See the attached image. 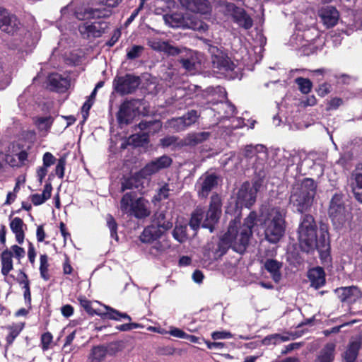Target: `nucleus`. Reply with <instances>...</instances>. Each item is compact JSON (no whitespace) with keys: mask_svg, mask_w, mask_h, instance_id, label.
Segmentation results:
<instances>
[{"mask_svg":"<svg viewBox=\"0 0 362 362\" xmlns=\"http://www.w3.org/2000/svg\"><path fill=\"white\" fill-rule=\"evenodd\" d=\"M121 211L136 218H144L151 214L148 202L144 198H136L133 192H127L120 200Z\"/></svg>","mask_w":362,"mask_h":362,"instance_id":"39448f33","label":"nucleus"},{"mask_svg":"<svg viewBox=\"0 0 362 362\" xmlns=\"http://www.w3.org/2000/svg\"><path fill=\"white\" fill-rule=\"evenodd\" d=\"M180 62L183 68L188 71H193L196 69L195 59L192 56L189 58L181 59Z\"/></svg>","mask_w":362,"mask_h":362,"instance_id":"864d4df0","label":"nucleus"},{"mask_svg":"<svg viewBox=\"0 0 362 362\" xmlns=\"http://www.w3.org/2000/svg\"><path fill=\"white\" fill-rule=\"evenodd\" d=\"M209 51L211 54V62L214 69L223 72L234 69L233 62L217 47L210 46Z\"/></svg>","mask_w":362,"mask_h":362,"instance_id":"ddd939ff","label":"nucleus"},{"mask_svg":"<svg viewBox=\"0 0 362 362\" xmlns=\"http://www.w3.org/2000/svg\"><path fill=\"white\" fill-rule=\"evenodd\" d=\"M329 215L337 229L344 227L352 218L351 208L349 205L344 204L342 197L340 194H334L332 198Z\"/></svg>","mask_w":362,"mask_h":362,"instance_id":"0eeeda50","label":"nucleus"},{"mask_svg":"<svg viewBox=\"0 0 362 362\" xmlns=\"http://www.w3.org/2000/svg\"><path fill=\"white\" fill-rule=\"evenodd\" d=\"M139 101L130 100L124 101L120 106L117 113V120L120 124L130 123L139 111Z\"/></svg>","mask_w":362,"mask_h":362,"instance_id":"4468645a","label":"nucleus"},{"mask_svg":"<svg viewBox=\"0 0 362 362\" xmlns=\"http://www.w3.org/2000/svg\"><path fill=\"white\" fill-rule=\"evenodd\" d=\"M143 50L144 47L142 46L134 45L127 52V57L129 59H134L140 57Z\"/></svg>","mask_w":362,"mask_h":362,"instance_id":"5fc2aeb1","label":"nucleus"},{"mask_svg":"<svg viewBox=\"0 0 362 362\" xmlns=\"http://www.w3.org/2000/svg\"><path fill=\"white\" fill-rule=\"evenodd\" d=\"M261 185L255 182L252 186L248 182L242 185L238 192L237 202L241 206L249 208L256 200V194Z\"/></svg>","mask_w":362,"mask_h":362,"instance_id":"9b49d317","label":"nucleus"},{"mask_svg":"<svg viewBox=\"0 0 362 362\" xmlns=\"http://www.w3.org/2000/svg\"><path fill=\"white\" fill-rule=\"evenodd\" d=\"M221 214V200L218 194L211 197L209 210L205 213L201 208H197L192 214L189 221L190 227L197 230L200 225L213 232L214 225L217 223Z\"/></svg>","mask_w":362,"mask_h":362,"instance_id":"7ed1b4c3","label":"nucleus"},{"mask_svg":"<svg viewBox=\"0 0 362 362\" xmlns=\"http://www.w3.org/2000/svg\"><path fill=\"white\" fill-rule=\"evenodd\" d=\"M23 226L24 223L23 220L18 217L14 218L10 223L11 229L13 233H15L16 241L19 244H22L24 240L25 235L23 230Z\"/></svg>","mask_w":362,"mask_h":362,"instance_id":"c756f323","label":"nucleus"},{"mask_svg":"<svg viewBox=\"0 0 362 362\" xmlns=\"http://www.w3.org/2000/svg\"><path fill=\"white\" fill-rule=\"evenodd\" d=\"M147 44L153 49L164 52L170 55H177L181 52V49L178 47H174L168 42L162 41L159 39H148Z\"/></svg>","mask_w":362,"mask_h":362,"instance_id":"412c9836","label":"nucleus"},{"mask_svg":"<svg viewBox=\"0 0 362 362\" xmlns=\"http://www.w3.org/2000/svg\"><path fill=\"white\" fill-rule=\"evenodd\" d=\"M65 165L66 158L64 157L60 158L56 165L55 173L61 179H62L64 175Z\"/></svg>","mask_w":362,"mask_h":362,"instance_id":"4d7b16f0","label":"nucleus"},{"mask_svg":"<svg viewBox=\"0 0 362 362\" xmlns=\"http://www.w3.org/2000/svg\"><path fill=\"white\" fill-rule=\"evenodd\" d=\"M139 185V180H138V178L135 176H132L130 177L124 179L122 181L121 190L124 192L127 189L138 188Z\"/></svg>","mask_w":362,"mask_h":362,"instance_id":"c03bdc74","label":"nucleus"},{"mask_svg":"<svg viewBox=\"0 0 362 362\" xmlns=\"http://www.w3.org/2000/svg\"><path fill=\"white\" fill-rule=\"evenodd\" d=\"M210 136V133L206 132H194L188 134L183 140L181 146H195L206 140Z\"/></svg>","mask_w":362,"mask_h":362,"instance_id":"b1692460","label":"nucleus"},{"mask_svg":"<svg viewBox=\"0 0 362 362\" xmlns=\"http://www.w3.org/2000/svg\"><path fill=\"white\" fill-rule=\"evenodd\" d=\"M167 248V245L160 242H155L151 247L150 252L154 255H158L163 252Z\"/></svg>","mask_w":362,"mask_h":362,"instance_id":"bf43d9fd","label":"nucleus"},{"mask_svg":"<svg viewBox=\"0 0 362 362\" xmlns=\"http://www.w3.org/2000/svg\"><path fill=\"white\" fill-rule=\"evenodd\" d=\"M53 341V336L49 332L43 333L40 337L41 348L43 351H47L50 348Z\"/></svg>","mask_w":362,"mask_h":362,"instance_id":"3c124183","label":"nucleus"},{"mask_svg":"<svg viewBox=\"0 0 362 362\" xmlns=\"http://www.w3.org/2000/svg\"><path fill=\"white\" fill-rule=\"evenodd\" d=\"M317 226L313 216H302L298 228V238L301 250L307 253L318 250L325 259L329 258L326 252L329 247V237L326 226L320 227V236L317 238Z\"/></svg>","mask_w":362,"mask_h":362,"instance_id":"f257e3e1","label":"nucleus"},{"mask_svg":"<svg viewBox=\"0 0 362 362\" xmlns=\"http://www.w3.org/2000/svg\"><path fill=\"white\" fill-rule=\"evenodd\" d=\"M107 355L105 346L99 345L93 346L91 349L90 358L91 362H102Z\"/></svg>","mask_w":362,"mask_h":362,"instance_id":"72a5a7b5","label":"nucleus"},{"mask_svg":"<svg viewBox=\"0 0 362 362\" xmlns=\"http://www.w3.org/2000/svg\"><path fill=\"white\" fill-rule=\"evenodd\" d=\"M308 278L310 281V286L318 289L325 284L326 273H307Z\"/></svg>","mask_w":362,"mask_h":362,"instance_id":"c9c22d12","label":"nucleus"},{"mask_svg":"<svg viewBox=\"0 0 362 362\" xmlns=\"http://www.w3.org/2000/svg\"><path fill=\"white\" fill-rule=\"evenodd\" d=\"M105 308L106 312H101L100 313V317L102 319H108L118 321L120 320L121 318H124L128 320L129 321L132 320V317L126 313H121L119 310L108 305H105Z\"/></svg>","mask_w":362,"mask_h":362,"instance_id":"cd10ccee","label":"nucleus"},{"mask_svg":"<svg viewBox=\"0 0 362 362\" xmlns=\"http://www.w3.org/2000/svg\"><path fill=\"white\" fill-rule=\"evenodd\" d=\"M154 224L163 229V230H167L172 228L173 223L166 220L165 214L163 211L158 212L155 214Z\"/></svg>","mask_w":362,"mask_h":362,"instance_id":"e433bc0d","label":"nucleus"},{"mask_svg":"<svg viewBox=\"0 0 362 362\" xmlns=\"http://www.w3.org/2000/svg\"><path fill=\"white\" fill-rule=\"evenodd\" d=\"M48 84L51 89L62 92L68 88L69 81L66 78L62 77V75L55 73L49 76Z\"/></svg>","mask_w":362,"mask_h":362,"instance_id":"5701e85b","label":"nucleus"},{"mask_svg":"<svg viewBox=\"0 0 362 362\" xmlns=\"http://www.w3.org/2000/svg\"><path fill=\"white\" fill-rule=\"evenodd\" d=\"M55 158L51 153L47 152L44 154L43 156V165L45 167L47 168L55 162Z\"/></svg>","mask_w":362,"mask_h":362,"instance_id":"0e129e2a","label":"nucleus"},{"mask_svg":"<svg viewBox=\"0 0 362 362\" xmlns=\"http://www.w3.org/2000/svg\"><path fill=\"white\" fill-rule=\"evenodd\" d=\"M335 344L327 343L320 351L315 362H333L334 360Z\"/></svg>","mask_w":362,"mask_h":362,"instance_id":"c85d7f7f","label":"nucleus"},{"mask_svg":"<svg viewBox=\"0 0 362 362\" xmlns=\"http://www.w3.org/2000/svg\"><path fill=\"white\" fill-rule=\"evenodd\" d=\"M170 334L177 338L184 339L187 336V333L181 329L173 327L169 332Z\"/></svg>","mask_w":362,"mask_h":362,"instance_id":"774afa93","label":"nucleus"},{"mask_svg":"<svg viewBox=\"0 0 362 362\" xmlns=\"http://www.w3.org/2000/svg\"><path fill=\"white\" fill-rule=\"evenodd\" d=\"M172 163V159L168 156H163L148 163L139 172V175L146 178L156 173L159 170L169 167Z\"/></svg>","mask_w":362,"mask_h":362,"instance_id":"f3484780","label":"nucleus"},{"mask_svg":"<svg viewBox=\"0 0 362 362\" xmlns=\"http://www.w3.org/2000/svg\"><path fill=\"white\" fill-rule=\"evenodd\" d=\"M173 235L180 243H184L187 240V227L176 226L173 231Z\"/></svg>","mask_w":362,"mask_h":362,"instance_id":"a18cd8bd","label":"nucleus"},{"mask_svg":"<svg viewBox=\"0 0 362 362\" xmlns=\"http://www.w3.org/2000/svg\"><path fill=\"white\" fill-rule=\"evenodd\" d=\"M221 6L226 14L231 16L234 21L240 26L246 30L250 29L252 26L253 21L252 18L243 8H238L234 4L226 1H223Z\"/></svg>","mask_w":362,"mask_h":362,"instance_id":"6e6552de","label":"nucleus"},{"mask_svg":"<svg viewBox=\"0 0 362 362\" xmlns=\"http://www.w3.org/2000/svg\"><path fill=\"white\" fill-rule=\"evenodd\" d=\"M244 278H247V284L257 283L263 288L267 289L274 288L272 281H268L271 278L276 284L281 279V273H243Z\"/></svg>","mask_w":362,"mask_h":362,"instance_id":"f8f14e48","label":"nucleus"},{"mask_svg":"<svg viewBox=\"0 0 362 362\" xmlns=\"http://www.w3.org/2000/svg\"><path fill=\"white\" fill-rule=\"evenodd\" d=\"M163 18L165 23L172 28H189L202 33L208 30V25L194 15L173 13L164 15Z\"/></svg>","mask_w":362,"mask_h":362,"instance_id":"423d86ee","label":"nucleus"},{"mask_svg":"<svg viewBox=\"0 0 362 362\" xmlns=\"http://www.w3.org/2000/svg\"><path fill=\"white\" fill-rule=\"evenodd\" d=\"M22 274L21 280L20 281V284L23 285V288L24 289L23 297L25 301V303L30 307L31 305V293L30 288V281L26 273H21Z\"/></svg>","mask_w":362,"mask_h":362,"instance_id":"4c0bfd02","label":"nucleus"},{"mask_svg":"<svg viewBox=\"0 0 362 362\" xmlns=\"http://www.w3.org/2000/svg\"><path fill=\"white\" fill-rule=\"evenodd\" d=\"M140 83L139 77L126 74L123 76H116L113 81V87L120 95H127L134 93Z\"/></svg>","mask_w":362,"mask_h":362,"instance_id":"9d476101","label":"nucleus"},{"mask_svg":"<svg viewBox=\"0 0 362 362\" xmlns=\"http://www.w3.org/2000/svg\"><path fill=\"white\" fill-rule=\"evenodd\" d=\"M112 12L110 8H88L85 11L86 18H107L111 15Z\"/></svg>","mask_w":362,"mask_h":362,"instance_id":"2f4dec72","label":"nucleus"},{"mask_svg":"<svg viewBox=\"0 0 362 362\" xmlns=\"http://www.w3.org/2000/svg\"><path fill=\"white\" fill-rule=\"evenodd\" d=\"M180 4L187 10L194 13L206 14L211 11V6L207 0H180Z\"/></svg>","mask_w":362,"mask_h":362,"instance_id":"6ab92c4d","label":"nucleus"},{"mask_svg":"<svg viewBox=\"0 0 362 362\" xmlns=\"http://www.w3.org/2000/svg\"><path fill=\"white\" fill-rule=\"evenodd\" d=\"M229 247H231L230 244L225 234L223 238L217 241L215 247L213 248L214 257H221L226 252Z\"/></svg>","mask_w":362,"mask_h":362,"instance_id":"7c9ffc66","label":"nucleus"},{"mask_svg":"<svg viewBox=\"0 0 362 362\" xmlns=\"http://www.w3.org/2000/svg\"><path fill=\"white\" fill-rule=\"evenodd\" d=\"M160 144L163 148L170 147L175 148L176 147H181L182 140L178 141V138L175 136H168L160 140Z\"/></svg>","mask_w":362,"mask_h":362,"instance_id":"ea45409f","label":"nucleus"},{"mask_svg":"<svg viewBox=\"0 0 362 362\" xmlns=\"http://www.w3.org/2000/svg\"><path fill=\"white\" fill-rule=\"evenodd\" d=\"M52 187L50 185H46L42 194H34L31 195L30 200L34 205H40L51 196Z\"/></svg>","mask_w":362,"mask_h":362,"instance_id":"473e14b6","label":"nucleus"},{"mask_svg":"<svg viewBox=\"0 0 362 362\" xmlns=\"http://www.w3.org/2000/svg\"><path fill=\"white\" fill-rule=\"evenodd\" d=\"M140 324L136 322L125 323L116 327L117 329L122 332L129 331L133 329L141 327Z\"/></svg>","mask_w":362,"mask_h":362,"instance_id":"680f3d73","label":"nucleus"},{"mask_svg":"<svg viewBox=\"0 0 362 362\" xmlns=\"http://www.w3.org/2000/svg\"><path fill=\"white\" fill-rule=\"evenodd\" d=\"M335 291L343 303H354L362 297L361 290L354 286L341 287L337 288Z\"/></svg>","mask_w":362,"mask_h":362,"instance_id":"a211bd4d","label":"nucleus"},{"mask_svg":"<svg viewBox=\"0 0 362 362\" xmlns=\"http://www.w3.org/2000/svg\"><path fill=\"white\" fill-rule=\"evenodd\" d=\"M262 262L267 272H279L282 267V263L274 259H267Z\"/></svg>","mask_w":362,"mask_h":362,"instance_id":"79ce46f5","label":"nucleus"},{"mask_svg":"<svg viewBox=\"0 0 362 362\" xmlns=\"http://www.w3.org/2000/svg\"><path fill=\"white\" fill-rule=\"evenodd\" d=\"M121 350V345L120 343L118 341L110 343L107 346H105V351H107V354H109L110 356L115 355Z\"/></svg>","mask_w":362,"mask_h":362,"instance_id":"13d9d810","label":"nucleus"},{"mask_svg":"<svg viewBox=\"0 0 362 362\" xmlns=\"http://www.w3.org/2000/svg\"><path fill=\"white\" fill-rule=\"evenodd\" d=\"M319 16L327 28H332L337 23L339 15L334 7L327 6L319 11Z\"/></svg>","mask_w":362,"mask_h":362,"instance_id":"aec40b11","label":"nucleus"},{"mask_svg":"<svg viewBox=\"0 0 362 362\" xmlns=\"http://www.w3.org/2000/svg\"><path fill=\"white\" fill-rule=\"evenodd\" d=\"M199 117L198 113L196 110L189 111L187 114L182 117L185 122L186 129L193 124H194Z\"/></svg>","mask_w":362,"mask_h":362,"instance_id":"de8ad7c7","label":"nucleus"},{"mask_svg":"<svg viewBox=\"0 0 362 362\" xmlns=\"http://www.w3.org/2000/svg\"><path fill=\"white\" fill-rule=\"evenodd\" d=\"M218 177L215 174L205 173L202 175L197 182L198 195L202 198H206L209 192L217 186Z\"/></svg>","mask_w":362,"mask_h":362,"instance_id":"2eb2a0df","label":"nucleus"},{"mask_svg":"<svg viewBox=\"0 0 362 362\" xmlns=\"http://www.w3.org/2000/svg\"><path fill=\"white\" fill-rule=\"evenodd\" d=\"M1 272H9L13 269L12 252L5 250L1 254Z\"/></svg>","mask_w":362,"mask_h":362,"instance_id":"58836bf2","label":"nucleus"},{"mask_svg":"<svg viewBox=\"0 0 362 362\" xmlns=\"http://www.w3.org/2000/svg\"><path fill=\"white\" fill-rule=\"evenodd\" d=\"M317 183L311 178H305L293 184L289 203L298 212L303 213L310 209L316 194Z\"/></svg>","mask_w":362,"mask_h":362,"instance_id":"f03ea898","label":"nucleus"},{"mask_svg":"<svg viewBox=\"0 0 362 362\" xmlns=\"http://www.w3.org/2000/svg\"><path fill=\"white\" fill-rule=\"evenodd\" d=\"M107 224L110 231V235L112 238L116 240H118V236L117 233V224L114 219V218L111 215H108L106 218Z\"/></svg>","mask_w":362,"mask_h":362,"instance_id":"603ef678","label":"nucleus"},{"mask_svg":"<svg viewBox=\"0 0 362 362\" xmlns=\"http://www.w3.org/2000/svg\"><path fill=\"white\" fill-rule=\"evenodd\" d=\"M54 119L53 117H39L37 119L35 123L40 131H44L45 132H48L49 128L51 127L53 123Z\"/></svg>","mask_w":362,"mask_h":362,"instance_id":"37998d69","label":"nucleus"},{"mask_svg":"<svg viewBox=\"0 0 362 362\" xmlns=\"http://www.w3.org/2000/svg\"><path fill=\"white\" fill-rule=\"evenodd\" d=\"M83 28L86 30L88 35H92L93 37H99L101 35V32L100 30V24L99 23L85 24Z\"/></svg>","mask_w":362,"mask_h":362,"instance_id":"09e8293b","label":"nucleus"},{"mask_svg":"<svg viewBox=\"0 0 362 362\" xmlns=\"http://www.w3.org/2000/svg\"><path fill=\"white\" fill-rule=\"evenodd\" d=\"M239 226L240 218H235L230 222L228 229L226 235L233 250L241 254L245 250L246 247L248 245L250 235L247 236V240L245 243H243V248L239 250V246L240 247V244L242 243V229L238 228Z\"/></svg>","mask_w":362,"mask_h":362,"instance_id":"1a4fd4ad","label":"nucleus"},{"mask_svg":"<svg viewBox=\"0 0 362 362\" xmlns=\"http://www.w3.org/2000/svg\"><path fill=\"white\" fill-rule=\"evenodd\" d=\"M255 214L250 213L249 216L245 219V222L243 225H241V223L240 222V226L238 228L242 229V243L240 244L242 246H239V250L243 248V243H245L247 236L252 235V228L255 224Z\"/></svg>","mask_w":362,"mask_h":362,"instance_id":"bb28decb","label":"nucleus"},{"mask_svg":"<svg viewBox=\"0 0 362 362\" xmlns=\"http://www.w3.org/2000/svg\"><path fill=\"white\" fill-rule=\"evenodd\" d=\"M168 126L176 132H181L186 129L185 122L182 117L173 118L168 121Z\"/></svg>","mask_w":362,"mask_h":362,"instance_id":"49530a36","label":"nucleus"},{"mask_svg":"<svg viewBox=\"0 0 362 362\" xmlns=\"http://www.w3.org/2000/svg\"><path fill=\"white\" fill-rule=\"evenodd\" d=\"M296 83L298 84L300 91L303 94H308L310 92L313 83L310 79L298 77L295 80Z\"/></svg>","mask_w":362,"mask_h":362,"instance_id":"a19ab883","label":"nucleus"},{"mask_svg":"<svg viewBox=\"0 0 362 362\" xmlns=\"http://www.w3.org/2000/svg\"><path fill=\"white\" fill-rule=\"evenodd\" d=\"M221 107L224 110L226 117H229L235 114V107L230 103L227 101L224 103H221Z\"/></svg>","mask_w":362,"mask_h":362,"instance_id":"052dcab7","label":"nucleus"},{"mask_svg":"<svg viewBox=\"0 0 362 362\" xmlns=\"http://www.w3.org/2000/svg\"><path fill=\"white\" fill-rule=\"evenodd\" d=\"M351 187L352 191H354V187L355 188V191H356L357 189H362V172L358 170L353 172L351 175Z\"/></svg>","mask_w":362,"mask_h":362,"instance_id":"8fccbe9b","label":"nucleus"},{"mask_svg":"<svg viewBox=\"0 0 362 362\" xmlns=\"http://www.w3.org/2000/svg\"><path fill=\"white\" fill-rule=\"evenodd\" d=\"M21 28V23L15 16L11 15L4 8H0V29L2 31L14 35Z\"/></svg>","mask_w":362,"mask_h":362,"instance_id":"dca6fc26","label":"nucleus"},{"mask_svg":"<svg viewBox=\"0 0 362 362\" xmlns=\"http://www.w3.org/2000/svg\"><path fill=\"white\" fill-rule=\"evenodd\" d=\"M170 189L168 184H164L158 191L157 194L155 196V199L160 201L162 199H167L169 197V192Z\"/></svg>","mask_w":362,"mask_h":362,"instance_id":"6e6d98bb","label":"nucleus"},{"mask_svg":"<svg viewBox=\"0 0 362 362\" xmlns=\"http://www.w3.org/2000/svg\"><path fill=\"white\" fill-rule=\"evenodd\" d=\"M232 337L231 334L229 332L226 331H216L214 332L211 334V337L214 340L221 339H229Z\"/></svg>","mask_w":362,"mask_h":362,"instance_id":"e2e57ef3","label":"nucleus"},{"mask_svg":"<svg viewBox=\"0 0 362 362\" xmlns=\"http://www.w3.org/2000/svg\"><path fill=\"white\" fill-rule=\"evenodd\" d=\"M285 213L278 208L272 209L264 218L262 226L265 238L271 243H276L284 236L286 222Z\"/></svg>","mask_w":362,"mask_h":362,"instance_id":"20e7f679","label":"nucleus"},{"mask_svg":"<svg viewBox=\"0 0 362 362\" xmlns=\"http://www.w3.org/2000/svg\"><path fill=\"white\" fill-rule=\"evenodd\" d=\"M74 307L69 304L63 305L61 308V312L64 317H69L74 314Z\"/></svg>","mask_w":362,"mask_h":362,"instance_id":"338daca9","label":"nucleus"},{"mask_svg":"<svg viewBox=\"0 0 362 362\" xmlns=\"http://www.w3.org/2000/svg\"><path fill=\"white\" fill-rule=\"evenodd\" d=\"M12 254L13 253L16 258L21 259L25 255V251L23 248L15 245L11 247Z\"/></svg>","mask_w":362,"mask_h":362,"instance_id":"69168bd1","label":"nucleus"},{"mask_svg":"<svg viewBox=\"0 0 362 362\" xmlns=\"http://www.w3.org/2000/svg\"><path fill=\"white\" fill-rule=\"evenodd\" d=\"M77 299L81 307L83 308L88 315L90 316H93L95 315L100 316L101 311L100 310L94 309L92 307V302L86 297L80 296Z\"/></svg>","mask_w":362,"mask_h":362,"instance_id":"f704fd0d","label":"nucleus"},{"mask_svg":"<svg viewBox=\"0 0 362 362\" xmlns=\"http://www.w3.org/2000/svg\"><path fill=\"white\" fill-rule=\"evenodd\" d=\"M25 322L13 323L12 325H7L5 327L8 331V334L6 335V348L11 346L16 337L20 334L22 330L24 329Z\"/></svg>","mask_w":362,"mask_h":362,"instance_id":"393cba45","label":"nucleus"},{"mask_svg":"<svg viewBox=\"0 0 362 362\" xmlns=\"http://www.w3.org/2000/svg\"><path fill=\"white\" fill-rule=\"evenodd\" d=\"M361 346L360 340L351 341L341 355L342 362H356Z\"/></svg>","mask_w":362,"mask_h":362,"instance_id":"4be33fe9","label":"nucleus"},{"mask_svg":"<svg viewBox=\"0 0 362 362\" xmlns=\"http://www.w3.org/2000/svg\"><path fill=\"white\" fill-rule=\"evenodd\" d=\"M163 232V229L155 224H152L144 230L141 235V240L144 243H150L160 238Z\"/></svg>","mask_w":362,"mask_h":362,"instance_id":"a878e982","label":"nucleus"}]
</instances>
